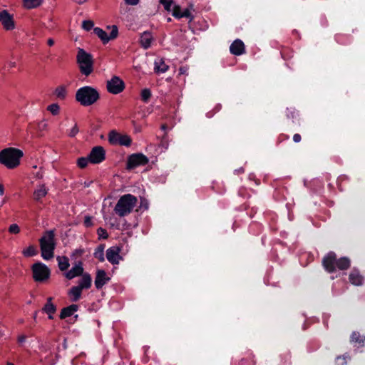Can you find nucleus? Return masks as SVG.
Segmentation results:
<instances>
[{"label": "nucleus", "mask_w": 365, "mask_h": 365, "mask_svg": "<svg viewBox=\"0 0 365 365\" xmlns=\"http://www.w3.org/2000/svg\"><path fill=\"white\" fill-rule=\"evenodd\" d=\"M322 265L329 273L335 272L337 269L347 270L351 267V260L347 257H336L335 252H328L322 259Z\"/></svg>", "instance_id": "f257e3e1"}, {"label": "nucleus", "mask_w": 365, "mask_h": 365, "mask_svg": "<svg viewBox=\"0 0 365 365\" xmlns=\"http://www.w3.org/2000/svg\"><path fill=\"white\" fill-rule=\"evenodd\" d=\"M76 101L82 106H90L100 99V94L97 89L86 86L78 88L75 96Z\"/></svg>", "instance_id": "f03ea898"}, {"label": "nucleus", "mask_w": 365, "mask_h": 365, "mask_svg": "<svg viewBox=\"0 0 365 365\" xmlns=\"http://www.w3.org/2000/svg\"><path fill=\"white\" fill-rule=\"evenodd\" d=\"M23 155L22 150L18 148H5L0 152V163L9 169H14L19 165Z\"/></svg>", "instance_id": "7ed1b4c3"}, {"label": "nucleus", "mask_w": 365, "mask_h": 365, "mask_svg": "<svg viewBox=\"0 0 365 365\" xmlns=\"http://www.w3.org/2000/svg\"><path fill=\"white\" fill-rule=\"evenodd\" d=\"M39 244L42 257L46 260L53 258L56 247L54 230L46 231L39 239Z\"/></svg>", "instance_id": "20e7f679"}, {"label": "nucleus", "mask_w": 365, "mask_h": 365, "mask_svg": "<svg viewBox=\"0 0 365 365\" xmlns=\"http://www.w3.org/2000/svg\"><path fill=\"white\" fill-rule=\"evenodd\" d=\"M137 202L138 199L135 196L131 194L123 195L116 203L114 211L119 217H125L133 212Z\"/></svg>", "instance_id": "39448f33"}, {"label": "nucleus", "mask_w": 365, "mask_h": 365, "mask_svg": "<svg viewBox=\"0 0 365 365\" xmlns=\"http://www.w3.org/2000/svg\"><path fill=\"white\" fill-rule=\"evenodd\" d=\"M76 61L80 71L86 76H89L93 71V60L91 54L87 53L84 49L79 48L76 56Z\"/></svg>", "instance_id": "423d86ee"}, {"label": "nucleus", "mask_w": 365, "mask_h": 365, "mask_svg": "<svg viewBox=\"0 0 365 365\" xmlns=\"http://www.w3.org/2000/svg\"><path fill=\"white\" fill-rule=\"evenodd\" d=\"M32 277L38 283L46 282L51 277L50 269L43 263L38 262L31 266Z\"/></svg>", "instance_id": "0eeeda50"}, {"label": "nucleus", "mask_w": 365, "mask_h": 365, "mask_svg": "<svg viewBox=\"0 0 365 365\" xmlns=\"http://www.w3.org/2000/svg\"><path fill=\"white\" fill-rule=\"evenodd\" d=\"M149 160L143 153H133L128 157L126 169L130 170L139 166H143L148 163Z\"/></svg>", "instance_id": "6e6552de"}, {"label": "nucleus", "mask_w": 365, "mask_h": 365, "mask_svg": "<svg viewBox=\"0 0 365 365\" xmlns=\"http://www.w3.org/2000/svg\"><path fill=\"white\" fill-rule=\"evenodd\" d=\"M125 83L118 76H114L107 81L106 88L108 93L117 95L125 89Z\"/></svg>", "instance_id": "1a4fd4ad"}, {"label": "nucleus", "mask_w": 365, "mask_h": 365, "mask_svg": "<svg viewBox=\"0 0 365 365\" xmlns=\"http://www.w3.org/2000/svg\"><path fill=\"white\" fill-rule=\"evenodd\" d=\"M93 32L102 41L103 44L107 43L110 40L115 39L118 35V27L115 25L112 26V31L109 35L99 27L94 28Z\"/></svg>", "instance_id": "9d476101"}, {"label": "nucleus", "mask_w": 365, "mask_h": 365, "mask_svg": "<svg viewBox=\"0 0 365 365\" xmlns=\"http://www.w3.org/2000/svg\"><path fill=\"white\" fill-rule=\"evenodd\" d=\"M90 163L98 164L106 159V150L103 147L98 145L93 147L88 154Z\"/></svg>", "instance_id": "9b49d317"}, {"label": "nucleus", "mask_w": 365, "mask_h": 365, "mask_svg": "<svg viewBox=\"0 0 365 365\" xmlns=\"http://www.w3.org/2000/svg\"><path fill=\"white\" fill-rule=\"evenodd\" d=\"M0 23L4 29L7 31L13 30L15 28L13 15L10 14L6 10L0 12Z\"/></svg>", "instance_id": "f8f14e48"}, {"label": "nucleus", "mask_w": 365, "mask_h": 365, "mask_svg": "<svg viewBox=\"0 0 365 365\" xmlns=\"http://www.w3.org/2000/svg\"><path fill=\"white\" fill-rule=\"evenodd\" d=\"M121 250L118 246H113L106 250V258L112 264H118L122 257L120 255Z\"/></svg>", "instance_id": "ddd939ff"}, {"label": "nucleus", "mask_w": 365, "mask_h": 365, "mask_svg": "<svg viewBox=\"0 0 365 365\" xmlns=\"http://www.w3.org/2000/svg\"><path fill=\"white\" fill-rule=\"evenodd\" d=\"M84 273L83 262L78 261L70 270L64 273V276L67 279H72L76 277H80Z\"/></svg>", "instance_id": "4468645a"}, {"label": "nucleus", "mask_w": 365, "mask_h": 365, "mask_svg": "<svg viewBox=\"0 0 365 365\" xmlns=\"http://www.w3.org/2000/svg\"><path fill=\"white\" fill-rule=\"evenodd\" d=\"M349 280L354 286H361L364 284V277L357 268L354 267L349 274Z\"/></svg>", "instance_id": "2eb2a0df"}, {"label": "nucleus", "mask_w": 365, "mask_h": 365, "mask_svg": "<svg viewBox=\"0 0 365 365\" xmlns=\"http://www.w3.org/2000/svg\"><path fill=\"white\" fill-rule=\"evenodd\" d=\"M110 279V278L107 276L105 270H97L94 282L96 288L97 289H101Z\"/></svg>", "instance_id": "dca6fc26"}, {"label": "nucleus", "mask_w": 365, "mask_h": 365, "mask_svg": "<svg viewBox=\"0 0 365 365\" xmlns=\"http://www.w3.org/2000/svg\"><path fill=\"white\" fill-rule=\"evenodd\" d=\"M230 51L235 56H240L245 53V44L240 39L235 40L230 46Z\"/></svg>", "instance_id": "f3484780"}, {"label": "nucleus", "mask_w": 365, "mask_h": 365, "mask_svg": "<svg viewBox=\"0 0 365 365\" xmlns=\"http://www.w3.org/2000/svg\"><path fill=\"white\" fill-rule=\"evenodd\" d=\"M78 280V287L83 289H88L92 285V278L88 272H84Z\"/></svg>", "instance_id": "a211bd4d"}, {"label": "nucleus", "mask_w": 365, "mask_h": 365, "mask_svg": "<svg viewBox=\"0 0 365 365\" xmlns=\"http://www.w3.org/2000/svg\"><path fill=\"white\" fill-rule=\"evenodd\" d=\"M48 189L46 187L45 184H41L34 190L33 193V198L36 202H41L42 198L46 196Z\"/></svg>", "instance_id": "6ab92c4d"}, {"label": "nucleus", "mask_w": 365, "mask_h": 365, "mask_svg": "<svg viewBox=\"0 0 365 365\" xmlns=\"http://www.w3.org/2000/svg\"><path fill=\"white\" fill-rule=\"evenodd\" d=\"M52 297H48L47 299V302L42 308V311L48 314V317L49 319H53V314L56 312V305L52 302Z\"/></svg>", "instance_id": "aec40b11"}, {"label": "nucleus", "mask_w": 365, "mask_h": 365, "mask_svg": "<svg viewBox=\"0 0 365 365\" xmlns=\"http://www.w3.org/2000/svg\"><path fill=\"white\" fill-rule=\"evenodd\" d=\"M153 41V36L150 31H144L140 38V43L144 49H148L151 46Z\"/></svg>", "instance_id": "412c9836"}, {"label": "nucleus", "mask_w": 365, "mask_h": 365, "mask_svg": "<svg viewBox=\"0 0 365 365\" xmlns=\"http://www.w3.org/2000/svg\"><path fill=\"white\" fill-rule=\"evenodd\" d=\"M350 341L359 347L365 346V335L361 334L359 331H353L350 336Z\"/></svg>", "instance_id": "4be33fe9"}, {"label": "nucleus", "mask_w": 365, "mask_h": 365, "mask_svg": "<svg viewBox=\"0 0 365 365\" xmlns=\"http://www.w3.org/2000/svg\"><path fill=\"white\" fill-rule=\"evenodd\" d=\"M78 309V306L77 304H71L66 307H64L61 309L59 318L61 319H66L72 316L74 312H76Z\"/></svg>", "instance_id": "5701e85b"}, {"label": "nucleus", "mask_w": 365, "mask_h": 365, "mask_svg": "<svg viewBox=\"0 0 365 365\" xmlns=\"http://www.w3.org/2000/svg\"><path fill=\"white\" fill-rule=\"evenodd\" d=\"M169 68V66L165 63L163 58H160L155 61L154 63V71L156 73H165Z\"/></svg>", "instance_id": "b1692460"}, {"label": "nucleus", "mask_w": 365, "mask_h": 365, "mask_svg": "<svg viewBox=\"0 0 365 365\" xmlns=\"http://www.w3.org/2000/svg\"><path fill=\"white\" fill-rule=\"evenodd\" d=\"M82 291L78 286L72 287L68 291V295L71 297V301L78 302L81 297Z\"/></svg>", "instance_id": "393cba45"}, {"label": "nucleus", "mask_w": 365, "mask_h": 365, "mask_svg": "<svg viewBox=\"0 0 365 365\" xmlns=\"http://www.w3.org/2000/svg\"><path fill=\"white\" fill-rule=\"evenodd\" d=\"M67 93V88L66 86L64 85L57 86L53 92V94L56 96V98L61 101L65 100L66 98Z\"/></svg>", "instance_id": "a878e982"}, {"label": "nucleus", "mask_w": 365, "mask_h": 365, "mask_svg": "<svg viewBox=\"0 0 365 365\" xmlns=\"http://www.w3.org/2000/svg\"><path fill=\"white\" fill-rule=\"evenodd\" d=\"M58 266L61 271H66L69 266V259L66 256L57 257Z\"/></svg>", "instance_id": "bb28decb"}, {"label": "nucleus", "mask_w": 365, "mask_h": 365, "mask_svg": "<svg viewBox=\"0 0 365 365\" xmlns=\"http://www.w3.org/2000/svg\"><path fill=\"white\" fill-rule=\"evenodd\" d=\"M335 40L341 45H346L350 41V37L346 34L338 33L335 35Z\"/></svg>", "instance_id": "cd10ccee"}, {"label": "nucleus", "mask_w": 365, "mask_h": 365, "mask_svg": "<svg viewBox=\"0 0 365 365\" xmlns=\"http://www.w3.org/2000/svg\"><path fill=\"white\" fill-rule=\"evenodd\" d=\"M104 245H98L93 253V256L95 258L98 259L100 262H103L105 260L104 257Z\"/></svg>", "instance_id": "c85d7f7f"}, {"label": "nucleus", "mask_w": 365, "mask_h": 365, "mask_svg": "<svg viewBox=\"0 0 365 365\" xmlns=\"http://www.w3.org/2000/svg\"><path fill=\"white\" fill-rule=\"evenodd\" d=\"M195 11L193 4H189L188 7L186 8L181 14V18H187L189 19V22H191L194 19V16L192 14L191 11Z\"/></svg>", "instance_id": "c756f323"}, {"label": "nucleus", "mask_w": 365, "mask_h": 365, "mask_svg": "<svg viewBox=\"0 0 365 365\" xmlns=\"http://www.w3.org/2000/svg\"><path fill=\"white\" fill-rule=\"evenodd\" d=\"M43 0H24V6L25 8L31 9L39 6Z\"/></svg>", "instance_id": "7c9ffc66"}, {"label": "nucleus", "mask_w": 365, "mask_h": 365, "mask_svg": "<svg viewBox=\"0 0 365 365\" xmlns=\"http://www.w3.org/2000/svg\"><path fill=\"white\" fill-rule=\"evenodd\" d=\"M38 251L34 245H29L27 248L23 250L22 254L26 257H30L36 255Z\"/></svg>", "instance_id": "2f4dec72"}, {"label": "nucleus", "mask_w": 365, "mask_h": 365, "mask_svg": "<svg viewBox=\"0 0 365 365\" xmlns=\"http://www.w3.org/2000/svg\"><path fill=\"white\" fill-rule=\"evenodd\" d=\"M121 134L115 130H111L108 134V141L111 145H118Z\"/></svg>", "instance_id": "473e14b6"}, {"label": "nucleus", "mask_w": 365, "mask_h": 365, "mask_svg": "<svg viewBox=\"0 0 365 365\" xmlns=\"http://www.w3.org/2000/svg\"><path fill=\"white\" fill-rule=\"evenodd\" d=\"M293 50L288 47H283L281 50L282 57L286 61H288L293 57Z\"/></svg>", "instance_id": "72a5a7b5"}, {"label": "nucleus", "mask_w": 365, "mask_h": 365, "mask_svg": "<svg viewBox=\"0 0 365 365\" xmlns=\"http://www.w3.org/2000/svg\"><path fill=\"white\" fill-rule=\"evenodd\" d=\"M132 143L131 138L128 135H121L119 140L118 145H124V146H130Z\"/></svg>", "instance_id": "f704fd0d"}, {"label": "nucleus", "mask_w": 365, "mask_h": 365, "mask_svg": "<svg viewBox=\"0 0 365 365\" xmlns=\"http://www.w3.org/2000/svg\"><path fill=\"white\" fill-rule=\"evenodd\" d=\"M141 100L143 102H148L151 97V91L148 88H144L140 93Z\"/></svg>", "instance_id": "c9c22d12"}, {"label": "nucleus", "mask_w": 365, "mask_h": 365, "mask_svg": "<svg viewBox=\"0 0 365 365\" xmlns=\"http://www.w3.org/2000/svg\"><path fill=\"white\" fill-rule=\"evenodd\" d=\"M47 110L53 115H56L60 112V106L57 103H52L47 107Z\"/></svg>", "instance_id": "e433bc0d"}, {"label": "nucleus", "mask_w": 365, "mask_h": 365, "mask_svg": "<svg viewBox=\"0 0 365 365\" xmlns=\"http://www.w3.org/2000/svg\"><path fill=\"white\" fill-rule=\"evenodd\" d=\"M90 163L89 157H81L78 159L77 165L80 168H85L87 167L88 163Z\"/></svg>", "instance_id": "4c0bfd02"}, {"label": "nucleus", "mask_w": 365, "mask_h": 365, "mask_svg": "<svg viewBox=\"0 0 365 365\" xmlns=\"http://www.w3.org/2000/svg\"><path fill=\"white\" fill-rule=\"evenodd\" d=\"M172 14L176 19H181V7L179 5H174L172 9Z\"/></svg>", "instance_id": "58836bf2"}, {"label": "nucleus", "mask_w": 365, "mask_h": 365, "mask_svg": "<svg viewBox=\"0 0 365 365\" xmlns=\"http://www.w3.org/2000/svg\"><path fill=\"white\" fill-rule=\"evenodd\" d=\"M160 3L163 5L166 11H171L173 5V0H160Z\"/></svg>", "instance_id": "ea45409f"}, {"label": "nucleus", "mask_w": 365, "mask_h": 365, "mask_svg": "<svg viewBox=\"0 0 365 365\" xmlns=\"http://www.w3.org/2000/svg\"><path fill=\"white\" fill-rule=\"evenodd\" d=\"M254 356L250 354L249 359H242L238 365H254Z\"/></svg>", "instance_id": "a19ab883"}, {"label": "nucleus", "mask_w": 365, "mask_h": 365, "mask_svg": "<svg viewBox=\"0 0 365 365\" xmlns=\"http://www.w3.org/2000/svg\"><path fill=\"white\" fill-rule=\"evenodd\" d=\"M97 234L98 235L99 239L106 240L108 238V234L107 232V230L103 227L98 228Z\"/></svg>", "instance_id": "79ce46f5"}, {"label": "nucleus", "mask_w": 365, "mask_h": 365, "mask_svg": "<svg viewBox=\"0 0 365 365\" xmlns=\"http://www.w3.org/2000/svg\"><path fill=\"white\" fill-rule=\"evenodd\" d=\"M94 26L93 21L91 20H85L82 23V27L86 31H90Z\"/></svg>", "instance_id": "37998d69"}, {"label": "nucleus", "mask_w": 365, "mask_h": 365, "mask_svg": "<svg viewBox=\"0 0 365 365\" xmlns=\"http://www.w3.org/2000/svg\"><path fill=\"white\" fill-rule=\"evenodd\" d=\"M320 347V344L319 341H311L309 344L308 351L309 352L317 350Z\"/></svg>", "instance_id": "c03bdc74"}, {"label": "nucleus", "mask_w": 365, "mask_h": 365, "mask_svg": "<svg viewBox=\"0 0 365 365\" xmlns=\"http://www.w3.org/2000/svg\"><path fill=\"white\" fill-rule=\"evenodd\" d=\"M9 232L11 234H14V235L19 234L20 232V227L17 224H15V223L11 224L9 227Z\"/></svg>", "instance_id": "a18cd8bd"}, {"label": "nucleus", "mask_w": 365, "mask_h": 365, "mask_svg": "<svg viewBox=\"0 0 365 365\" xmlns=\"http://www.w3.org/2000/svg\"><path fill=\"white\" fill-rule=\"evenodd\" d=\"M140 206L139 207L140 209H143V210H148V207H149V203H148V200L144 197H140Z\"/></svg>", "instance_id": "49530a36"}, {"label": "nucleus", "mask_w": 365, "mask_h": 365, "mask_svg": "<svg viewBox=\"0 0 365 365\" xmlns=\"http://www.w3.org/2000/svg\"><path fill=\"white\" fill-rule=\"evenodd\" d=\"M348 177L345 175H340L338 179H337V185H338V188L340 191H342L343 190V188H342V186H341V184L344 181H346L348 180Z\"/></svg>", "instance_id": "de8ad7c7"}, {"label": "nucleus", "mask_w": 365, "mask_h": 365, "mask_svg": "<svg viewBox=\"0 0 365 365\" xmlns=\"http://www.w3.org/2000/svg\"><path fill=\"white\" fill-rule=\"evenodd\" d=\"M85 253V250L83 248L76 249L71 255V257H80Z\"/></svg>", "instance_id": "09e8293b"}, {"label": "nucleus", "mask_w": 365, "mask_h": 365, "mask_svg": "<svg viewBox=\"0 0 365 365\" xmlns=\"http://www.w3.org/2000/svg\"><path fill=\"white\" fill-rule=\"evenodd\" d=\"M37 128L39 131H44L48 129V123L46 120H43L38 123Z\"/></svg>", "instance_id": "8fccbe9b"}, {"label": "nucleus", "mask_w": 365, "mask_h": 365, "mask_svg": "<svg viewBox=\"0 0 365 365\" xmlns=\"http://www.w3.org/2000/svg\"><path fill=\"white\" fill-rule=\"evenodd\" d=\"M83 224L85 227H90L93 225L92 217L87 215L84 218Z\"/></svg>", "instance_id": "3c124183"}, {"label": "nucleus", "mask_w": 365, "mask_h": 365, "mask_svg": "<svg viewBox=\"0 0 365 365\" xmlns=\"http://www.w3.org/2000/svg\"><path fill=\"white\" fill-rule=\"evenodd\" d=\"M336 365H346V358L343 356H339L336 359Z\"/></svg>", "instance_id": "603ef678"}, {"label": "nucleus", "mask_w": 365, "mask_h": 365, "mask_svg": "<svg viewBox=\"0 0 365 365\" xmlns=\"http://www.w3.org/2000/svg\"><path fill=\"white\" fill-rule=\"evenodd\" d=\"M282 359L284 360V364H291V354L289 353L284 354Z\"/></svg>", "instance_id": "864d4df0"}, {"label": "nucleus", "mask_w": 365, "mask_h": 365, "mask_svg": "<svg viewBox=\"0 0 365 365\" xmlns=\"http://www.w3.org/2000/svg\"><path fill=\"white\" fill-rule=\"evenodd\" d=\"M78 131L79 130H78V125H77V124H75L69 133V136L75 137L77 135V133H78Z\"/></svg>", "instance_id": "5fc2aeb1"}, {"label": "nucleus", "mask_w": 365, "mask_h": 365, "mask_svg": "<svg viewBox=\"0 0 365 365\" xmlns=\"http://www.w3.org/2000/svg\"><path fill=\"white\" fill-rule=\"evenodd\" d=\"M286 115L289 118H294L296 117V113L294 110L287 109L286 112Z\"/></svg>", "instance_id": "6e6d98bb"}, {"label": "nucleus", "mask_w": 365, "mask_h": 365, "mask_svg": "<svg viewBox=\"0 0 365 365\" xmlns=\"http://www.w3.org/2000/svg\"><path fill=\"white\" fill-rule=\"evenodd\" d=\"M43 171L42 168H40V170L35 174V178L37 179H42L43 178Z\"/></svg>", "instance_id": "4d7b16f0"}, {"label": "nucleus", "mask_w": 365, "mask_h": 365, "mask_svg": "<svg viewBox=\"0 0 365 365\" xmlns=\"http://www.w3.org/2000/svg\"><path fill=\"white\" fill-rule=\"evenodd\" d=\"M302 140V137L300 135V134L299 133H296L293 136V140L295 142V143H299Z\"/></svg>", "instance_id": "13d9d810"}, {"label": "nucleus", "mask_w": 365, "mask_h": 365, "mask_svg": "<svg viewBox=\"0 0 365 365\" xmlns=\"http://www.w3.org/2000/svg\"><path fill=\"white\" fill-rule=\"evenodd\" d=\"M125 2L128 5L134 6V5H136L139 2V0H125Z\"/></svg>", "instance_id": "bf43d9fd"}, {"label": "nucleus", "mask_w": 365, "mask_h": 365, "mask_svg": "<svg viewBox=\"0 0 365 365\" xmlns=\"http://www.w3.org/2000/svg\"><path fill=\"white\" fill-rule=\"evenodd\" d=\"M187 68L185 66H181L179 68V74L184 75L187 73Z\"/></svg>", "instance_id": "052dcab7"}, {"label": "nucleus", "mask_w": 365, "mask_h": 365, "mask_svg": "<svg viewBox=\"0 0 365 365\" xmlns=\"http://www.w3.org/2000/svg\"><path fill=\"white\" fill-rule=\"evenodd\" d=\"M289 136L287 135L281 134L278 138V143H281L282 141L288 139Z\"/></svg>", "instance_id": "680f3d73"}, {"label": "nucleus", "mask_w": 365, "mask_h": 365, "mask_svg": "<svg viewBox=\"0 0 365 365\" xmlns=\"http://www.w3.org/2000/svg\"><path fill=\"white\" fill-rule=\"evenodd\" d=\"M47 44L49 46H52L53 44H54V40L53 38H48L47 40Z\"/></svg>", "instance_id": "e2e57ef3"}, {"label": "nucleus", "mask_w": 365, "mask_h": 365, "mask_svg": "<svg viewBox=\"0 0 365 365\" xmlns=\"http://www.w3.org/2000/svg\"><path fill=\"white\" fill-rule=\"evenodd\" d=\"M4 194V187L2 184H0V195L2 196Z\"/></svg>", "instance_id": "0e129e2a"}, {"label": "nucleus", "mask_w": 365, "mask_h": 365, "mask_svg": "<svg viewBox=\"0 0 365 365\" xmlns=\"http://www.w3.org/2000/svg\"><path fill=\"white\" fill-rule=\"evenodd\" d=\"M160 128H161L163 130H165H165H167V128H168V126L166 125V124H163V125H161Z\"/></svg>", "instance_id": "69168bd1"}, {"label": "nucleus", "mask_w": 365, "mask_h": 365, "mask_svg": "<svg viewBox=\"0 0 365 365\" xmlns=\"http://www.w3.org/2000/svg\"><path fill=\"white\" fill-rule=\"evenodd\" d=\"M73 1L78 4H83V3L86 2L87 0H73Z\"/></svg>", "instance_id": "338daca9"}, {"label": "nucleus", "mask_w": 365, "mask_h": 365, "mask_svg": "<svg viewBox=\"0 0 365 365\" xmlns=\"http://www.w3.org/2000/svg\"><path fill=\"white\" fill-rule=\"evenodd\" d=\"M24 339H25V336H22L19 337V341L20 342H22V341H24Z\"/></svg>", "instance_id": "774afa93"}]
</instances>
